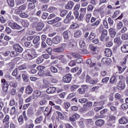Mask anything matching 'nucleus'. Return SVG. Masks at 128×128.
<instances>
[{
	"mask_svg": "<svg viewBox=\"0 0 128 128\" xmlns=\"http://www.w3.org/2000/svg\"><path fill=\"white\" fill-rule=\"evenodd\" d=\"M48 98V96L46 94H42V92L40 90H36L33 92V100H35V98Z\"/></svg>",
	"mask_w": 128,
	"mask_h": 128,
	"instance_id": "f257e3e1",
	"label": "nucleus"
},
{
	"mask_svg": "<svg viewBox=\"0 0 128 128\" xmlns=\"http://www.w3.org/2000/svg\"><path fill=\"white\" fill-rule=\"evenodd\" d=\"M10 86L8 84V82L6 79L2 78L1 80V86L2 88V90L4 92H6L8 90V86Z\"/></svg>",
	"mask_w": 128,
	"mask_h": 128,
	"instance_id": "f03ea898",
	"label": "nucleus"
},
{
	"mask_svg": "<svg viewBox=\"0 0 128 128\" xmlns=\"http://www.w3.org/2000/svg\"><path fill=\"white\" fill-rule=\"evenodd\" d=\"M101 42H108L110 40V36H108V30H104L100 38Z\"/></svg>",
	"mask_w": 128,
	"mask_h": 128,
	"instance_id": "7ed1b4c3",
	"label": "nucleus"
},
{
	"mask_svg": "<svg viewBox=\"0 0 128 128\" xmlns=\"http://www.w3.org/2000/svg\"><path fill=\"white\" fill-rule=\"evenodd\" d=\"M28 60H34L38 56V54L34 49H32L29 50V52L27 54Z\"/></svg>",
	"mask_w": 128,
	"mask_h": 128,
	"instance_id": "20e7f679",
	"label": "nucleus"
},
{
	"mask_svg": "<svg viewBox=\"0 0 128 128\" xmlns=\"http://www.w3.org/2000/svg\"><path fill=\"white\" fill-rule=\"evenodd\" d=\"M68 48L70 50H78V46H76V42L74 40H69V44H68Z\"/></svg>",
	"mask_w": 128,
	"mask_h": 128,
	"instance_id": "39448f33",
	"label": "nucleus"
},
{
	"mask_svg": "<svg viewBox=\"0 0 128 128\" xmlns=\"http://www.w3.org/2000/svg\"><path fill=\"white\" fill-rule=\"evenodd\" d=\"M66 44H63L60 47L54 48L53 51L55 52H63L64 51V48H66Z\"/></svg>",
	"mask_w": 128,
	"mask_h": 128,
	"instance_id": "423d86ee",
	"label": "nucleus"
},
{
	"mask_svg": "<svg viewBox=\"0 0 128 128\" xmlns=\"http://www.w3.org/2000/svg\"><path fill=\"white\" fill-rule=\"evenodd\" d=\"M117 88L118 90H122L126 88V84L124 82L120 80L117 86Z\"/></svg>",
	"mask_w": 128,
	"mask_h": 128,
	"instance_id": "0eeeda50",
	"label": "nucleus"
},
{
	"mask_svg": "<svg viewBox=\"0 0 128 128\" xmlns=\"http://www.w3.org/2000/svg\"><path fill=\"white\" fill-rule=\"evenodd\" d=\"M90 22L92 24H91V26H98L100 22L99 20H96V18L94 17H92Z\"/></svg>",
	"mask_w": 128,
	"mask_h": 128,
	"instance_id": "6e6552de",
	"label": "nucleus"
},
{
	"mask_svg": "<svg viewBox=\"0 0 128 128\" xmlns=\"http://www.w3.org/2000/svg\"><path fill=\"white\" fill-rule=\"evenodd\" d=\"M62 80L64 82H66L67 84L70 82L72 80V74H68L63 76Z\"/></svg>",
	"mask_w": 128,
	"mask_h": 128,
	"instance_id": "1a4fd4ad",
	"label": "nucleus"
},
{
	"mask_svg": "<svg viewBox=\"0 0 128 128\" xmlns=\"http://www.w3.org/2000/svg\"><path fill=\"white\" fill-rule=\"evenodd\" d=\"M13 48L15 50L18 52H22V50L24 49L22 48V46L20 45V44H16L13 46Z\"/></svg>",
	"mask_w": 128,
	"mask_h": 128,
	"instance_id": "9d476101",
	"label": "nucleus"
},
{
	"mask_svg": "<svg viewBox=\"0 0 128 128\" xmlns=\"http://www.w3.org/2000/svg\"><path fill=\"white\" fill-rule=\"evenodd\" d=\"M86 88H88V86L86 85H82L81 86L78 90V92L80 94H84L86 92Z\"/></svg>",
	"mask_w": 128,
	"mask_h": 128,
	"instance_id": "9b49d317",
	"label": "nucleus"
},
{
	"mask_svg": "<svg viewBox=\"0 0 128 128\" xmlns=\"http://www.w3.org/2000/svg\"><path fill=\"white\" fill-rule=\"evenodd\" d=\"M62 38L60 36H56L52 39V42L55 44H58L60 42Z\"/></svg>",
	"mask_w": 128,
	"mask_h": 128,
	"instance_id": "f8f14e48",
	"label": "nucleus"
},
{
	"mask_svg": "<svg viewBox=\"0 0 128 128\" xmlns=\"http://www.w3.org/2000/svg\"><path fill=\"white\" fill-rule=\"evenodd\" d=\"M9 26L14 30H20L22 27L20 26L18 24L14 23H9Z\"/></svg>",
	"mask_w": 128,
	"mask_h": 128,
	"instance_id": "ddd939ff",
	"label": "nucleus"
},
{
	"mask_svg": "<svg viewBox=\"0 0 128 128\" xmlns=\"http://www.w3.org/2000/svg\"><path fill=\"white\" fill-rule=\"evenodd\" d=\"M78 118H80V115L76 113L72 116L70 117L69 120L70 122H76V120Z\"/></svg>",
	"mask_w": 128,
	"mask_h": 128,
	"instance_id": "4468645a",
	"label": "nucleus"
},
{
	"mask_svg": "<svg viewBox=\"0 0 128 128\" xmlns=\"http://www.w3.org/2000/svg\"><path fill=\"white\" fill-rule=\"evenodd\" d=\"M128 122V120L126 118V116H122L120 120H119V124H126Z\"/></svg>",
	"mask_w": 128,
	"mask_h": 128,
	"instance_id": "2eb2a0df",
	"label": "nucleus"
},
{
	"mask_svg": "<svg viewBox=\"0 0 128 128\" xmlns=\"http://www.w3.org/2000/svg\"><path fill=\"white\" fill-rule=\"evenodd\" d=\"M52 114V108L47 106L44 110V114L46 116H48Z\"/></svg>",
	"mask_w": 128,
	"mask_h": 128,
	"instance_id": "dca6fc26",
	"label": "nucleus"
},
{
	"mask_svg": "<svg viewBox=\"0 0 128 128\" xmlns=\"http://www.w3.org/2000/svg\"><path fill=\"white\" fill-rule=\"evenodd\" d=\"M110 36L111 38H114L116 34V32L114 28H110L108 30Z\"/></svg>",
	"mask_w": 128,
	"mask_h": 128,
	"instance_id": "f3484780",
	"label": "nucleus"
},
{
	"mask_svg": "<svg viewBox=\"0 0 128 128\" xmlns=\"http://www.w3.org/2000/svg\"><path fill=\"white\" fill-rule=\"evenodd\" d=\"M56 92V87H50L46 90L47 94H54Z\"/></svg>",
	"mask_w": 128,
	"mask_h": 128,
	"instance_id": "a211bd4d",
	"label": "nucleus"
},
{
	"mask_svg": "<svg viewBox=\"0 0 128 128\" xmlns=\"http://www.w3.org/2000/svg\"><path fill=\"white\" fill-rule=\"evenodd\" d=\"M104 124V121L102 120H98L96 121L95 124L97 126H102Z\"/></svg>",
	"mask_w": 128,
	"mask_h": 128,
	"instance_id": "6ab92c4d",
	"label": "nucleus"
},
{
	"mask_svg": "<svg viewBox=\"0 0 128 128\" xmlns=\"http://www.w3.org/2000/svg\"><path fill=\"white\" fill-rule=\"evenodd\" d=\"M74 3L72 2H69L66 5L65 8L66 10H72V8H74Z\"/></svg>",
	"mask_w": 128,
	"mask_h": 128,
	"instance_id": "aec40b11",
	"label": "nucleus"
},
{
	"mask_svg": "<svg viewBox=\"0 0 128 128\" xmlns=\"http://www.w3.org/2000/svg\"><path fill=\"white\" fill-rule=\"evenodd\" d=\"M82 32L80 30H76L74 34V37L76 38H79L82 36Z\"/></svg>",
	"mask_w": 128,
	"mask_h": 128,
	"instance_id": "412c9836",
	"label": "nucleus"
},
{
	"mask_svg": "<svg viewBox=\"0 0 128 128\" xmlns=\"http://www.w3.org/2000/svg\"><path fill=\"white\" fill-rule=\"evenodd\" d=\"M44 24L40 22L38 23L37 26L36 27V29L38 32H40V30H42L44 28Z\"/></svg>",
	"mask_w": 128,
	"mask_h": 128,
	"instance_id": "4be33fe9",
	"label": "nucleus"
},
{
	"mask_svg": "<svg viewBox=\"0 0 128 128\" xmlns=\"http://www.w3.org/2000/svg\"><path fill=\"white\" fill-rule=\"evenodd\" d=\"M34 114V112L32 108H28L27 110V116H32Z\"/></svg>",
	"mask_w": 128,
	"mask_h": 128,
	"instance_id": "5701e85b",
	"label": "nucleus"
},
{
	"mask_svg": "<svg viewBox=\"0 0 128 128\" xmlns=\"http://www.w3.org/2000/svg\"><path fill=\"white\" fill-rule=\"evenodd\" d=\"M32 88L30 86H27L26 90V94H32Z\"/></svg>",
	"mask_w": 128,
	"mask_h": 128,
	"instance_id": "b1692460",
	"label": "nucleus"
},
{
	"mask_svg": "<svg viewBox=\"0 0 128 128\" xmlns=\"http://www.w3.org/2000/svg\"><path fill=\"white\" fill-rule=\"evenodd\" d=\"M110 59L109 58H103L102 60V64H110Z\"/></svg>",
	"mask_w": 128,
	"mask_h": 128,
	"instance_id": "393cba45",
	"label": "nucleus"
},
{
	"mask_svg": "<svg viewBox=\"0 0 128 128\" xmlns=\"http://www.w3.org/2000/svg\"><path fill=\"white\" fill-rule=\"evenodd\" d=\"M62 112L56 111V114H57L58 118H60L61 120H64V116Z\"/></svg>",
	"mask_w": 128,
	"mask_h": 128,
	"instance_id": "a878e982",
	"label": "nucleus"
},
{
	"mask_svg": "<svg viewBox=\"0 0 128 128\" xmlns=\"http://www.w3.org/2000/svg\"><path fill=\"white\" fill-rule=\"evenodd\" d=\"M106 56H112V50L110 48H106L104 52Z\"/></svg>",
	"mask_w": 128,
	"mask_h": 128,
	"instance_id": "bb28decb",
	"label": "nucleus"
},
{
	"mask_svg": "<svg viewBox=\"0 0 128 128\" xmlns=\"http://www.w3.org/2000/svg\"><path fill=\"white\" fill-rule=\"evenodd\" d=\"M118 80H116V76H113L110 78V84H116Z\"/></svg>",
	"mask_w": 128,
	"mask_h": 128,
	"instance_id": "cd10ccee",
	"label": "nucleus"
},
{
	"mask_svg": "<svg viewBox=\"0 0 128 128\" xmlns=\"http://www.w3.org/2000/svg\"><path fill=\"white\" fill-rule=\"evenodd\" d=\"M121 50L122 52H128V45L125 44L122 46L121 48Z\"/></svg>",
	"mask_w": 128,
	"mask_h": 128,
	"instance_id": "c85d7f7f",
	"label": "nucleus"
},
{
	"mask_svg": "<svg viewBox=\"0 0 128 128\" xmlns=\"http://www.w3.org/2000/svg\"><path fill=\"white\" fill-rule=\"evenodd\" d=\"M9 120H10V116L6 115L2 120V122L3 124H8Z\"/></svg>",
	"mask_w": 128,
	"mask_h": 128,
	"instance_id": "c756f323",
	"label": "nucleus"
},
{
	"mask_svg": "<svg viewBox=\"0 0 128 128\" xmlns=\"http://www.w3.org/2000/svg\"><path fill=\"white\" fill-rule=\"evenodd\" d=\"M6 2L9 6H11V8H14V0H6Z\"/></svg>",
	"mask_w": 128,
	"mask_h": 128,
	"instance_id": "7c9ffc66",
	"label": "nucleus"
},
{
	"mask_svg": "<svg viewBox=\"0 0 128 128\" xmlns=\"http://www.w3.org/2000/svg\"><path fill=\"white\" fill-rule=\"evenodd\" d=\"M116 116L114 114H110L109 115V121L110 122H116Z\"/></svg>",
	"mask_w": 128,
	"mask_h": 128,
	"instance_id": "2f4dec72",
	"label": "nucleus"
},
{
	"mask_svg": "<svg viewBox=\"0 0 128 128\" xmlns=\"http://www.w3.org/2000/svg\"><path fill=\"white\" fill-rule=\"evenodd\" d=\"M39 104H40V106H46V104H48V101L46 100V99L44 98H43L39 102Z\"/></svg>",
	"mask_w": 128,
	"mask_h": 128,
	"instance_id": "473e14b6",
	"label": "nucleus"
},
{
	"mask_svg": "<svg viewBox=\"0 0 128 128\" xmlns=\"http://www.w3.org/2000/svg\"><path fill=\"white\" fill-rule=\"evenodd\" d=\"M80 2H81V6L82 8H84L88 4V2L86 1V0H80Z\"/></svg>",
	"mask_w": 128,
	"mask_h": 128,
	"instance_id": "72a5a7b5",
	"label": "nucleus"
},
{
	"mask_svg": "<svg viewBox=\"0 0 128 128\" xmlns=\"http://www.w3.org/2000/svg\"><path fill=\"white\" fill-rule=\"evenodd\" d=\"M44 117L42 116H40L37 118L35 120V124H40L42 122V119Z\"/></svg>",
	"mask_w": 128,
	"mask_h": 128,
	"instance_id": "f704fd0d",
	"label": "nucleus"
},
{
	"mask_svg": "<svg viewBox=\"0 0 128 128\" xmlns=\"http://www.w3.org/2000/svg\"><path fill=\"white\" fill-rule=\"evenodd\" d=\"M80 88V86L78 85H73L70 86V90L72 92H76L78 88Z\"/></svg>",
	"mask_w": 128,
	"mask_h": 128,
	"instance_id": "c9c22d12",
	"label": "nucleus"
},
{
	"mask_svg": "<svg viewBox=\"0 0 128 128\" xmlns=\"http://www.w3.org/2000/svg\"><path fill=\"white\" fill-rule=\"evenodd\" d=\"M114 42L117 44H122V40H120V37H116L114 38Z\"/></svg>",
	"mask_w": 128,
	"mask_h": 128,
	"instance_id": "e433bc0d",
	"label": "nucleus"
},
{
	"mask_svg": "<svg viewBox=\"0 0 128 128\" xmlns=\"http://www.w3.org/2000/svg\"><path fill=\"white\" fill-rule=\"evenodd\" d=\"M89 50L92 52H96L98 50V48L92 44L89 45Z\"/></svg>",
	"mask_w": 128,
	"mask_h": 128,
	"instance_id": "4c0bfd02",
	"label": "nucleus"
},
{
	"mask_svg": "<svg viewBox=\"0 0 128 128\" xmlns=\"http://www.w3.org/2000/svg\"><path fill=\"white\" fill-rule=\"evenodd\" d=\"M66 18H68L70 20H74V16L72 15V12H70L66 16Z\"/></svg>",
	"mask_w": 128,
	"mask_h": 128,
	"instance_id": "58836bf2",
	"label": "nucleus"
},
{
	"mask_svg": "<svg viewBox=\"0 0 128 128\" xmlns=\"http://www.w3.org/2000/svg\"><path fill=\"white\" fill-rule=\"evenodd\" d=\"M79 44L81 48H86V42H84V40H80V42H79Z\"/></svg>",
	"mask_w": 128,
	"mask_h": 128,
	"instance_id": "ea45409f",
	"label": "nucleus"
},
{
	"mask_svg": "<svg viewBox=\"0 0 128 128\" xmlns=\"http://www.w3.org/2000/svg\"><path fill=\"white\" fill-rule=\"evenodd\" d=\"M96 34L95 33L93 32H91L90 33V34L89 36V40H94V38H96Z\"/></svg>",
	"mask_w": 128,
	"mask_h": 128,
	"instance_id": "a19ab883",
	"label": "nucleus"
},
{
	"mask_svg": "<svg viewBox=\"0 0 128 128\" xmlns=\"http://www.w3.org/2000/svg\"><path fill=\"white\" fill-rule=\"evenodd\" d=\"M106 8V5H104L100 7V8L96 10H94L95 12H104V9Z\"/></svg>",
	"mask_w": 128,
	"mask_h": 128,
	"instance_id": "79ce46f5",
	"label": "nucleus"
},
{
	"mask_svg": "<svg viewBox=\"0 0 128 128\" xmlns=\"http://www.w3.org/2000/svg\"><path fill=\"white\" fill-rule=\"evenodd\" d=\"M14 14H19V16L22 12V10L20 9V7H18L16 8L14 12Z\"/></svg>",
	"mask_w": 128,
	"mask_h": 128,
	"instance_id": "37998d69",
	"label": "nucleus"
},
{
	"mask_svg": "<svg viewBox=\"0 0 128 128\" xmlns=\"http://www.w3.org/2000/svg\"><path fill=\"white\" fill-rule=\"evenodd\" d=\"M10 56L12 58H15V56H18V52L16 50H15L10 52Z\"/></svg>",
	"mask_w": 128,
	"mask_h": 128,
	"instance_id": "c03bdc74",
	"label": "nucleus"
},
{
	"mask_svg": "<svg viewBox=\"0 0 128 128\" xmlns=\"http://www.w3.org/2000/svg\"><path fill=\"white\" fill-rule=\"evenodd\" d=\"M54 108L56 112H62V107L58 105H55Z\"/></svg>",
	"mask_w": 128,
	"mask_h": 128,
	"instance_id": "a18cd8bd",
	"label": "nucleus"
},
{
	"mask_svg": "<svg viewBox=\"0 0 128 128\" xmlns=\"http://www.w3.org/2000/svg\"><path fill=\"white\" fill-rule=\"evenodd\" d=\"M63 36L64 38V40H68V30H66L63 33Z\"/></svg>",
	"mask_w": 128,
	"mask_h": 128,
	"instance_id": "49530a36",
	"label": "nucleus"
},
{
	"mask_svg": "<svg viewBox=\"0 0 128 128\" xmlns=\"http://www.w3.org/2000/svg\"><path fill=\"white\" fill-rule=\"evenodd\" d=\"M22 24L24 28H28L30 26V23L26 20L22 21Z\"/></svg>",
	"mask_w": 128,
	"mask_h": 128,
	"instance_id": "de8ad7c7",
	"label": "nucleus"
},
{
	"mask_svg": "<svg viewBox=\"0 0 128 128\" xmlns=\"http://www.w3.org/2000/svg\"><path fill=\"white\" fill-rule=\"evenodd\" d=\"M40 36H36L33 40V44H38V42H40Z\"/></svg>",
	"mask_w": 128,
	"mask_h": 128,
	"instance_id": "09e8293b",
	"label": "nucleus"
},
{
	"mask_svg": "<svg viewBox=\"0 0 128 128\" xmlns=\"http://www.w3.org/2000/svg\"><path fill=\"white\" fill-rule=\"evenodd\" d=\"M90 18H92V14H86V22L88 23L90 22Z\"/></svg>",
	"mask_w": 128,
	"mask_h": 128,
	"instance_id": "8fccbe9b",
	"label": "nucleus"
},
{
	"mask_svg": "<svg viewBox=\"0 0 128 128\" xmlns=\"http://www.w3.org/2000/svg\"><path fill=\"white\" fill-rule=\"evenodd\" d=\"M34 8H36V4L34 2L29 3L28 6V8H29V10H30V8L33 10Z\"/></svg>",
	"mask_w": 128,
	"mask_h": 128,
	"instance_id": "3c124183",
	"label": "nucleus"
},
{
	"mask_svg": "<svg viewBox=\"0 0 128 128\" xmlns=\"http://www.w3.org/2000/svg\"><path fill=\"white\" fill-rule=\"evenodd\" d=\"M50 68L53 74H56V72H58V68H56V67L52 66Z\"/></svg>",
	"mask_w": 128,
	"mask_h": 128,
	"instance_id": "603ef678",
	"label": "nucleus"
},
{
	"mask_svg": "<svg viewBox=\"0 0 128 128\" xmlns=\"http://www.w3.org/2000/svg\"><path fill=\"white\" fill-rule=\"evenodd\" d=\"M18 122L20 124H24V117L22 116H20L18 118Z\"/></svg>",
	"mask_w": 128,
	"mask_h": 128,
	"instance_id": "864d4df0",
	"label": "nucleus"
},
{
	"mask_svg": "<svg viewBox=\"0 0 128 128\" xmlns=\"http://www.w3.org/2000/svg\"><path fill=\"white\" fill-rule=\"evenodd\" d=\"M22 78H23L24 82H28V75L25 74H22Z\"/></svg>",
	"mask_w": 128,
	"mask_h": 128,
	"instance_id": "5fc2aeb1",
	"label": "nucleus"
},
{
	"mask_svg": "<svg viewBox=\"0 0 128 128\" xmlns=\"http://www.w3.org/2000/svg\"><path fill=\"white\" fill-rule=\"evenodd\" d=\"M23 4H24V0H19L16 2V6H22Z\"/></svg>",
	"mask_w": 128,
	"mask_h": 128,
	"instance_id": "6e6d98bb",
	"label": "nucleus"
},
{
	"mask_svg": "<svg viewBox=\"0 0 128 128\" xmlns=\"http://www.w3.org/2000/svg\"><path fill=\"white\" fill-rule=\"evenodd\" d=\"M80 14H86V8H80Z\"/></svg>",
	"mask_w": 128,
	"mask_h": 128,
	"instance_id": "4d7b16f0",
	"label": "nucleus"
},
{
	"mask_svg": "<svg viewBox=\"0 0 128 128\" xmlns=\"http://www.w3.org/2000/svg\"><path fill=\"white\" fill-rule=\"evenodd\" d=\"M124 26V25L122 24V22H120L118 24H117L116 28L118 30H120Z\"/></svg>",
	"mask_w": 128,
	"mask_h": 128,
	"instance_id": "13d9d810",
	"label": "nucleus"
},
{
	"mask_svg": "<svg viewBox=\"0 0 128 128\" xmlns=\"http://www.w3.org/2000/svg\"><path fill=\"white\" fill-rule=\"evenodd\" d=\"M62 20V18L59 17H56L54 19H53V22L54 24H56V22H60Z\"/></svg>",
	"mask_w": 128,
	"mask_h": 128,
	"instance_id": "bf43d9fd",
	"label": "nucleus"
},
{
	"mask_svg": "<svg viewBox=\"0 0 128 128\" xmlns=\"http://www.w3.org/2000/svg\"><path fill=\"white\" fill-rule=\"evenodd\" d=\"M94 6L90 4L87 8V10L88 12H90L92 10H94Z\"/></svg>",
	"mask_w": 128,
	"mask_h": 128,
	"instance_id": "052dcab7",
	"label": "nucleus"
},
{
	"mask_svg": "<svg viewBox=\"0 0 128 128\" xmlns=\"http://www.w3.org/2000/svg\"><path fill=\"white\" fill-rule=\"evenodd\" d=\"M9 84L10 86H12V88H16V86H18V84L16 82H9Z\"/></svg>",
	"mask_w": 128,
	"mask_h": 128,
	"instance_id": "680f3d73",
	"label": "nucleus"
},
{
	"mask_svg": "<svg viewBox=\"0 0 128 128\" xmlns=\"http://www.w3.org/2000/svg\"><path fill=\"white\" fill-rule=\"evenodd\" d=\"M44 74H46V72L44 70H41L39 71L38 72V75L40 76H44Z\"/></svg>",
	"mask_w": 128,
	"mask_h": 128,
	"instance_id": "e2e57ef3",
	"label": "nucleus"
},
{
	"mask_svg": "<svg viewBox=\"0 0 128 128\" xmlns=\"http://www.w3.org/2000/svg\"><path fill=\"white\" fill-rule=\"evenodd\" d=\"M20 18H28V15L24 12H22L20 15Z\"/></svg>",
	"mask_w": 128,
	"mask_h": 128,
	"instance_id": "0e129e2a",
	"label": "nucleus"
},
{
	"mask_svg": "<svg viewBox=\"0 0 128 128\" xmlns=\"http://www.w3.org/2000/svg\"><path fill=\"white\" fill-rule=\"evenodd\" d=\"M45 50L48 54L52 55V50L50 47H48Z\"/></svg>",
	"mask_w": 128,
	"mask_h": 128,
	"instance_id": "69168bd1",
	"label": "nucleus"
},
{
	"mask_svg": "<svg viewBox=\"0 0 128 128\" xmlns=\"http://www.w3.org/2000/svg\"><path fill=\"white\" fill-rule=\"evenodd\" d=\"M121 107L122 110H128V105L126 104H122Z\"/></svg>",
	"mask_w": 128,
	"mask_h": 128,
	"instance_id": "338daca9",
	"label": "nucleus"
},
{
	"mask_svg": "<svg viewBox=\"0 0 128 128\" xmlns=\"http://www.w3.org/2000/svg\"><path fill=\"white\" fill-rule=\"evenodd\" d=\"M34 123H30L29 124H26L25 128H34Z\"/></svg>",
	"mask_w": 128,
	"mask_h": 128,
	"instance_id": "774afa93",
	"label": "nucleus"
}]
</instances>
